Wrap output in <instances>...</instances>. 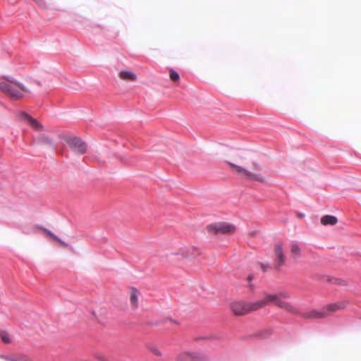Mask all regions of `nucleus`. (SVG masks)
Segmentation results:
<instances>
[{"instance_id": "obj_20", "label": "nucleus", "mask_w": 361, "mask_h": 361, "mask_svg": "<svg viewBox=\"0 0 361 361\" xmlns=\"http://www.w3.org/2000/svg\"><path fill=\"white\" fill-rule=\"evenodd\" d=\"M271 334V331L270 329L264 330L262 331L259 334V336L262 338H267L269 335Z\"/></svg>"}, {"instance_id": "obj_29", "label": "nucleus", "mask_w": 361, "mask_h": 361, "mask_svg": "<svg viewBox=\"0 0 361 361\" xmlns=\"http://www.w3.org/2000/svg\"><path fill=\"white\" fill-rule=\"evenodd\" d=\"M97 358L98 360H102V361H106V360H105V359H104V357H102V356H97Z\"/></svg>"}, {"instance_id": "obj_18", "label": "nucleus", "mask_w": 361, "mask_h": 361, "mask_svg": "<svg viewBox=\"0 0 361 361\" xmlns=\"http://www.w3.org/2000/svg\"><path fill=\"white\" fill-rule=\"evenodd\" d=\"M329 282L331 283L337 284V285H346L345 281L341 279H329Z\"/></svg>"}, {"instance_id": "obj_22", "label": "nucleus", "mask_w": 361, "mask_h": 361, "mask_svg": "<svg viewBox=\"0 0 361 361\" xmlns=\"http://www.w3.org/2000/svg\"><path fill=\"white\" fill-rule=\"evenodd\" d=\"M261 268L264 271H267L270 268V264L269 263H261Z\"/></svg>"}, {"instance_id": "obj_9", "label": "nucleus", "mask_w": 361, "mask_h": 361, "mask_svg": "<svg viewBox=\"0 0 361 361\" xmlns=\"http://www.w3.org/2000/svg\"><path fill=\"white\" fill-rule=\"evenodd\" d=\"M36 142L38 144L48 145V146L51 147V148L54 147V142L52 140V139L50 137L44 135H41L39 137H37V138L36 139Z\"/></svg>"}, {"instance_id": "obj_27", "label": "nucleus", "mask_w": 361, "mask_h": 361, "mask_svg": "<svg viewBox=\"0 0 361 361\" xmlns=\"http://www.w3.org/2000/svg\"><path fill=\"white\" fill-rule=\"evenodd\" d=\"M59 243H61V245H63V246L65 247H67L68 245L65 243L64 241H63L61 238H59V240H57Z\"/></svg>"}, {"instance_id": "obj_6", "label": "nucleus", "mask_w": 361, "mask_h": 361, "mask_svg": "<svg viewBox=\"0 0 361 361\" xmlns=\"http://www.w3.org/2000/svg\"><path fill=\"white\" fill-rule=\"evenodd\" d=\"M177 361H209V360L200 353L184 352L177 356Z\"/></svg>"}, {"instance_id": "obj_4", "label": "nucleus", "mask_w": 361, "mask_h": 361, "mask_svg": "<svg viewBox=\"0 0 361 361\" xmlns=\"http://www.w3.org/2000/svg\"><path fill=\"white\" fill-rule=\"evenodd\" d=\"M64 140L75 153L83 154L86 152L87 145L80 137L76 136H66Z\"/></svg>"}, {"instance_id": "obj_17", "label": "nucleus", "mask_w": 361, "mask_h": 361, "mask_svg": "<svg viewBox=\"0 0 361 361\" xmlns=\"http://www.w3.org/2000/svg\"><path fill=\"white\" fill-rule=\"evenodd\" d=\"M290 251L294 255H299L300 253V248L297 244H293L290 247Z\"/></svg>"}, {"instance_id": "obj_21", "label": "nucleus", "mask_w": 361, "mask_h": 361, "mask_svg": "<svg viewBox=\"0 0 361 361\" xmlns=\"http://www.w3.org/2000/svg\"><path fill=\"white\" fill-rule=\"evenodd\" d=\"M1 338L2 341H3L4 343H10V341H11V340H10V338H9L8 336V335H6V334H2V335H1Z\"/></svg>"}, {"instance_id": "obj_16", "label": "nucleus", "mask_w": 361, "mask_h": 361, "mask_svg": "<svg viewBox=\"0 0 361 361\" xmlns=\"http://www.w3.org/2000/svg\"><path fill=\"white\" fill-rule=\"evenodd\" d=\"M170 78H171V80H173V81H177V80H178L180 79L179 73H178L177 71H174V70L171 69V70L170 71Z\"/></svg>"}, {"instance_id": "obj_14", "label": "nucleus", "mask_w": 361, "mask_h": 361, "mask_svg": "<svg viewBox=\"0 0 361 361\" xmlns=\"http://www.w3.org/2000/svg\"><path fill=\"white\" fill-rule=\"evenodd\" d=\"M120 77L123 80H135L136 79V75L130 71H122L120 73Z\"/></svg>"}, {"instance_id": "obj_2", "label": "nucleus", "mask_w": 361, "mask_h": 361, "mask_svg": "<svg viewBox=\"0 0 361 361\" xmlns=\"http://www.w3.org/2000/svg\"><path fill=\"white\" fill-rule=\"evenodd\" d=\"M265 301H256L254 302H246L237 301L231 304V310L235 314L241 315L251 311L257 310L265 306Z\"/></svg>"}, {"instance_id": "obj_8", "label": "nucleus", "mask_w": 361, "mask_h": 361, "mask_svg": "<svg viewBox=\"0 0 361 361\" xmlns=\"http://www.w3.org/2000/svg\"><path fill=\"white\" fill-rule=\"evenodd\" d=\"M22 118L28 121L30 126L36 130L40 131L43 130V126L36 119L25 112H22Z\"/></svg>"}, {"instance_id": "obj_13", "label": "nucleus", "mask_w": 361, "mask_h": 361, "mask_svg": "<svg viewBox=\"0 0 361 361\" xmlns=\"http://www.w3.org/2000/svg\"><path fill=\"white\" fill-rule=\"evenodd\" d=\"M246 178L259 182L265 181V178L261 173H254L248 171Z\"/></svg>"}, {"instance_id": "obj_23", "label": "nucleus", "mask_w": 361, "mask_h": 361, "mask_svg": "<svg viewBox=\"0 0 361 361\" xmlns=\"http://www.w3.org/2000/svg\"><path fill=\"white\" fill-rule=\"evenodd\" d=\"M162 322L163 323H167V322H170L171 324H177V322L176 320H173L170 318H166L164 319V320H162Z\"/></svg>"}, {"instance_id": "obj_19", "label": "nucleus", "mask_w": 361, "mask_h": 361, "mask_svg": "<svg viewBox=\"0 0 361 361\" xmlns=\"http://www.w3.org/2000/svg\"><path fill=\"white\" fill-rule=\"evenodd\" d=\"M45 232L48 235H49L51 238H53L55 240H59V238L54 233H53L51 231L44 228Z\"/></svg>"}, {"instance_id": "obj_3", "label": "nucleus", "mask_w": 361, "mask_h": 361, "mask_svg": "<svg viewBox=\"0 0 361 361\" xmlns=\"http://www.w3.org/2000/svg\"><path fill=\"white\" fill-rule=\"evenodd\" d=\"M206 229L209 233L219 235L232 233L235 231V227L227 222H216L207 225Z\"/></svg>"}, {"instance_id": "obj_10", "label": "nucleus", "mask_w": 361, "mask_h": 361, "mask_svg": "<svg viewBox=\"0 0 361 361\" xmlns=\"http://www.w3.org/2000/svg\"><path fill=\"white\" fill-rule=\"evenodd\" d=\"M3 78L8 82V84H11L12 85H16L18 87H19L21 90L23 91H28L27 87L20 82H18L17 80H16L12 76H8V75H4Z\"/></svg>"}, {"instance_id": "obj_31", "label": "nucleus", "mask_w": 361, "mask_h": 361, "mask_svg": "<svg viewBox=\"0 0 361 361\" xmlns=\"http://www.w3.org/2000/svg\"><path fill=\"white\" fill-rule=\"evenodd\" d=\"M304 216H305V214H299V216H300V217H302Z\"/></svg>"}, {"instance_id": "obj_15", "label": "nucleus", "mask_w": 361, "mask_h": 361, "mask_svg": "<svg viewBox=\"0 0 361 361\" xmlns=\"http://www.w3.org/2000/svg\"><path fill=\"white\" fill-rule=\"evenodd\" d=\"M137 290L136 288H132V293L130 295V302L134 306L137 305Z\"/></svg>"}, {"instance_id": "obj_12", "label": "nucleus", "mask_w": 361, "mask_h": 361, "mask_svg": "<svg viewBox=\"0 0 361 361\" xmlns=\"http://www.w3.org/2000/svg\"><path fill=\"white\" fill-rule=\"evenodd\" d=\"M228 164L231 166V167L232 169H234V171L239 175L246 178V176L248 173V170H247L246 169H245L244 167L243 166H238V165H236L235 164H233V163H231V162H228Z\"/></svg>"}, {"instance_id": "obj_24", "label": "nucleus", "mask_w": 361, "mask_h": 361, "mask_svg": "<svg viewBox=\"0 0 361 361\" xmlns=\"http://www.w3.org/2000/svg\"><path fill=\"white\" fill-rule=\"evenodd\" d=\"M151 350L157 355H161V352L155 347L151 348Z\"/></svg>"}, {"instance_id": "obj_30", "label": "nucleus", "mask_w": 361, "mask_h": 361, "mask_svg": "<svg viewBox=\"0 0 361 361\" xmlns=\"http://www.w3.org/2000/svg\"><path fill=\"white\" fill-rule=\"evenodd\" d=\"M252 278H253L252 275H249L248 277H247V279H248L249 281H251Z\"/></svg>"}, {"instance_id": "obj_26", "label": "nucleus", "mask_w": 361, "mask_h": 361, "mask_svg": "<svg viewBox=\"0 0 361 361\" xmlns=\"http://www.w3.org/2000/svg\"><path fill=\"white\" fill-rule=\"evenodd\" d=\"M279 295V298L281 299V297H283V298H288V295L287 293H280L279 294H278Z\"/></svg>"}, {"instance_id": "obj_11", "label": "nucleus", "mask_w": 361, "mask_h": 361, "mask_svg": "<svg viewBox=\"0 0 361 361\" xmlns=\"http://www.w3.org/2000/svg\"><path fill=\"white\" fill-rule=\"evenodd\" d=\"M338 222V219L335 216L333 215H325L322 217L321 223L323 225H335Z\"/></svg>"}, {"instance_id": "obj_28", "label": "nucleus", "mask_w": 361, "mask_h": 361, "mask_svg": "<svg viewBox=\"0 0 361 361\" xmlns=\"http://www.w3.org/2000/svg\"><path fill=\"white\" fill-rule=\"evenodd\" d=\"M39 5L44 6V0H35Z\"/></svg>"}, {"instance_id": "obj_7", "label": "nucleus", "mask_w": 361, "mask_h": 361, "mask_svg": "<svg viewBox=\"0 0 361 361\" xmlns=\"http://www.w3.org/2000/svg\"><path fill=\"white\" fill-rule=\"evenodd\" d=\"M274 252L276 255L274 268L277 270H280L281 267L284 264L286 259V257L283 252V246L281 244L278 243L275 245Z\"/></svg>"}, {"instance_id": "obj_25", "label": "nucleus", "mask_w": 361, "mask_h": 361, "mask_svg": "<svg viewBox=\"0 0 361 361\" xmlns=\"http://www.w3.org/2000/svg\"><path fill=\"white\" fill-rule=\"evenodd\" d=\"M1 357L4 358L8 361H12V359L15 358V357H12L8 356V355H1Z\"/></svg>"}, {"instance_id": "obj_5", "label": "nucleus", "mask_w": 361, "mask_h": 361, "mask_svg": "<svg viewBox=\"0 0 361 361\" xmlns=\"http://www.w3.org/2000/svg\"><path fill=\"white\" fill-rule=\"evenodd\" d=\"M0 90L9 95L13 99H19L24 96L23 90H21L16 85H12L5 82H0Z\"/></svg>"}, {"instance_id": "obj_1", "label": "nucleus", "mask_w": 361, "mask_h": 361, "mask_svg": "<svg viewBox=\"0 0 361 361\" xmlns=\"http://www.w3.org/2000/svg\"><path fill=\"white\" fill-rule=\"evenodd\" d=\"M261 301H265V305L269 302H274L277 306L281 308L285 309L286 310L291 312L294 314H300L304 318H322L329 315V313L334 312L338 310L343 309L346 305L347 302L342 301L339 302H335L332 304H329L325 306L322 311H318L316 310H312L310 312H300L298 311L293 305L290 303L282 301L279 298V295L277 294H265V299L262 300Z\"/></svg>"}]
</instances>
